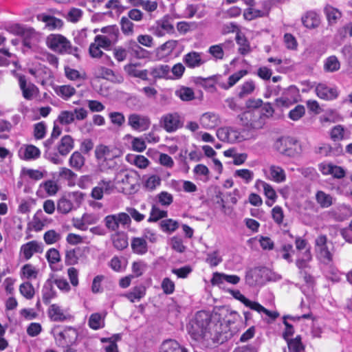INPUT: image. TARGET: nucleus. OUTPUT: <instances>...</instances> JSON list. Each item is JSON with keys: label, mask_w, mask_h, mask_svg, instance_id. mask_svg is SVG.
Masks as SVG:
<instances>
[{"label": "nucleus", "mask_w": 352, "mask_h": 352, "mask_svg": "<svg viewBox=\"0 0 352 352\" xmlns=\"http://www.w3.org/2000/svg\"><path fill=\"white\" fill-rule=\"evenodd\" d=\"M316 152L324 156L338 155L342 152V148L340 144H338L335 148L331 147L329 144H323L318 147Z\"/></svg>", "instance_id": "obj_41"}, {"label": "nucleus", "mask_w": 352, "mask_h": 352, "mask_svg": "<svg viewBox=\"0 0 352 352\" xmlns=\"http://www.w3.org/2000/svg\"><path fill=\"white\" fill-rule=\"evenodd\" d=\"M77 337V331L74 328L68 327L64 331L59 332L56 336V339L60 342H61L62 340H64L66 343H72L76 341Z\"/></svg>", "instance_id": "obj_33"}, {"label": "nucleus", "mask_w": 352, "mask_h": 352, "mask_svg": "<svg viewBox=\"0 0 352 352\" xmlns=\"http://www.w3.org/2000/svg\"><path fill=\"white\" fill-rule=\"evenodd\" d=\"M153 34L157 37H162L166 34H171L174 32L173 21L168 16L157 20L152 27Z\"/></svg>", "instance_id": "obj_13"}, {"label": "nucleus", "mask_w": 352, "mask_h": 352, "mask_svg": "<svg viewBox=\"0 0 352 352\" xmlns=\"http://www.w3.org/2000/svg\"><path fill=\"white\" fill-rule=\"evenodd\" d=\"M46 44L51 50L56 53L67 54L71 52L70 41L61 34H50L46 38Z\"/></svg>", "instance_id": "obj_4"}, {"label": "nucleus", "mask_w": 352, "mask_h": 352, "mask_svg": "<svg viewBox=\"0 0 352 352\" xmlns=\"http://www.w3.org/2000/svg\"><path fill=\"white\" fill-rule=\"evenodd\" d=\"M226 281L229 283L236 285L240 281V277L236 275H228L221 273H214L213 277L211 280L212 285H221Z\"/></svg>", "instance_id": "obj_25"}, {"label": "nucleus", "mask_w": 352, "mask_h": 352, "mask_svg": "<svg viewBox=\"0 0 352 352\" xmlns=\"http://www.w3.org/2000/svg\"><path fill=\"white\" fill-rule=\"evenodd\" d=\"M47 223L48 218L44 214L41 210H38L33 216L29 226L32 230L38 232L42 230Z\"/></svg>", "instance_id": "obj_18"}, {"label": "nucleus", "mask_w": 352, "mask_h": 352, "mask_svg": "<svg viewBox=\"0 0 352 352\" xmlns=\"http://www.w3.org/2000/svg\"><path fill=\"white\" fill-rule=\"evenodd\" d=\"M287 342L289 351L290 352H300L304 349V346L301 342V338L298 336L294 339L285 340Z\"/></svg>", "instance_id": "obj_59"}, {"label": "nucleus", "mask_w": 352, "mask_h": 352, "mask_svg": "<svg viewBox=\"0 0 352 352\" xmlns=\"http://www.w3.org/2000/svg\"><path fill=\"white\" fill-rule=\"evenodd\" d=\"M104 318L105 314L94 313L89 318L88 325L93 330L101 329L105 326Z\"/></svg>", "instance_id": "obj_31"}, {"label": "nucleus", "mask_w": 352, "mask_h": 352, "mask_svg": "<svg viewBox=\"0 0 352 352\" xmlns=\"http://www.w3.org/2000/svg\"><path fill=\"white\" fill-rule=\"evenodd\" d=\"M120 25L122 32L125 36H132L134 34V23L126 16H123L120 19Z\"/></svg>", "instance_id": "obj_46"}, {"label": "nucleus", "mask_w": 352, "mask_h": 352, "mask_svg": "<svg viewBox=\"0 0 352 352\" xmlns=\"http://www.w3.org/2000/svg\"><path fill=\"white\" fill-rule=\"evenodd\" d=\"M227 45L234 47L232 41H228L222 44L212 45L209 48V52L216 58L222 59L223 57V48L226 47Z\"/></svg>", "instance_id": "obj_45"}, {"label": "nucleus", "mask_w": 352, "mask_h": 352, "mask_svg": "<svg viewBox=\"0 0 352 352\" xmlns=\"http://www.w3.org/2000/svg\"><path fill=\"white\" fill-rule=\"evenodd\" d=\"M43 252V244L41 242L33 240L21 246L19 255L23 260L28 261L34 254H41Z\"/></svg>", "instance_id": "obj_12"}, {"label": "nucleus", "mask_w": 352, "mask_h": 352, "mask_svg": "<svg viewBox=\"0 0 352 352\" xmlns=\"http://www.w3.org/2000/svg\"><path fill=\"white\" fill-rule=\"evenodd\" d=\"M121 151L114 146L100 144L96 146L95 155L98 160H112L121 155Z\"/></svg>", "instance_id": "obj_14"}, {"label": "nucleus", "mask_w": 352, "mask_h": 352, "mask_svg": "<svg viewBox=\"0 0 352 352\" xmlns=\"http://www.w3.org/2000/svg\"><path fill=\"white\" fill-rule=\"evenodd\" d=\"M56 93L64 100H67L75 94L76 89L70 85H62L56 87Z\"/></svg>", "instance_id": "obj_52"}, {"label": "nucleus", "mask_w": 352, "mask_h": 352, "mask_svg": "<svg viewBox=\"0 0 352 352\" xmlns=\"http://www.w3.org/2000/svg\"><path fill=\"white\" fill-rule=\"evenodd\" d=\"M101 32L103 34L102 36L107 38H111V43L113 45L118 41L119 36V30L116 25L107 26L101 30Z\"/></svg>", "instance_id": "obj_40"}, {"label": "nucleus", "mask_w": 352, "mask_h": 352, "mask_svg": "<svg viewBox=\"0 0 352 352\" xmlns=\"http://www.w3.org/2000/svg\"><path fill=\"white\" fill-rule=\"evenodd\" d=\"M74 146L73 138L70 135H66L61 138L57 149L60 155L65 156L74 148Z\"/></svg>", "instance_id": "obj_28"}, {"label": "nucleus", "mask_w": 352, "mask_h": 352, "mask_svg": "<svg viewBox=\"0 0 352 352\" xmlns=\"http://www.w3.org/2000/svg\"><path fill=\"white\" fill-rule=\"evenodd\" d=\"M183 61L189 68H195L198 66V53L190 52L184 56Z\"/></svg>", "instance_id": "obj_61"}, {"label": "nucleus", "mask_w": 352, "mask_h": 352, "mask_svg": "<svg viewBox=\"0 0 352 352\" xmlns=\"http://www.w3.org/2000/svg\"><path fill=\"white\" fill-rule=\"evenodd\" d=\"M111 239L113 246L119 250H124L128 246V240L126 234L116 232L112 235Z\"/></svg>", "instance_id": "obj_42"}, {"label": "nucleus", "mask_w": 352, "mask_h": 352, "mask_svg": "<svg viewBox=\"0 0 352 352\" xmlns=\"http://www.w3.org/2000/svg\"><path fill=\"white\" fill-rule=\"evenodd\" d=\"M115 189L114 182L111 179H102L100 180L94 188H93L91 196L93 199L100 200L104 195L111 194Z\"/></svg>", "instance_id": "obj_11"}, {"label": "nucleus", "mask_w": 352, "mask_h": 352, "mask_svg": "<svg viewBox=\"0 0 352 352\" xmlns=\"http://www.w3.org/2000/svg\"><path fill=\"white\" fill-rule=\"evenodd\" d=\"M131 247L133 252L138 255H144L148 252L147 242L142 237H133Z\"/></svg>", "instance_id": "obj_26"}, {"label": "nucleus", "mask_w": 352, "mask_h": 352, "mask_svg": "<svg viewBox=\"0 0 352 352\" xmlns=\"http://www.w3.org/2000/svg\"><path fill=\"white\" fill-rule=\"evenodd\" d=\"M12 74L17 78L19 88L22 91L23 97L25 99L31 100L38 96L39 92L38 87L33 83H28L24 75L18 74L15 71H12Z\"/></svg>", "instance_id": "obj_8"}, {"label": "nucleus", "mask_w": 352, "mask_h": 352, "mask_svg": "<svg viewBox=\"0 0 352 352\" xmlns=\"http://www.w3.org/2000/svg\"><path fill=\"white\" fill-rule=\"evenodd\" d=\"M270 270L265 267H256L245 274V283L250 286L263 285L270 280Z\"/></svg>", "instance_id": "obj_5"}, {"label": "nucleus", "mask_w": 352, "mask_h": 352, "mask_svg": "<svg viewBox=\"0 0 352 352\" xmlns=\"http://www.w3.org/2000/svg\"><path fill=\"white\" fill-rule=\"evenodd\" d=\"M160 352H188L174 340H168L162 343Z\"/></svg>", "instance_id": "obj_37"}, {"label": "nucleus", "mask_w": 352, "mask_h": 352, "mask_svg": "<svg viewBox=\"0 0 352 352\" xmlns=\"http://www.w3.org/2000/svg\"><path fill=\"white\" fill-rule=\"evenodd\" d=\"M177 96L184 101L191 100L194 98V92L188 87H182L175 92Z\"/></svg>", "instance_id": "obj_64"}, {"label": "nucleus", "mask_w": 352, "mask_h": 352, "mask_svg": "<svg viewBox=\"0 0 352 352\" xmlns=\"http://www.w3.org/2000/svg\"><path fill=\"white\" fill-rule=\"evenodd\" d=\"M161 181L160 177L156 174H148L142 177L143 187L148 191L155 190L160 186Z\"/></svg>", "instance_id": "obj_22"}, {"label": "nucleus", "mask_w": 352, "mask_h": 352, "mask_svg": "<svg viewBox=\"0 0 352 352\" xmlns=\"http://www.w3.org/2000/svg\"><path fill=\"white\" fill-rule=\"evenodd\" d=\"M75 120V116L73 111H62L58 116L57 121L61 124H70Z\"/></svg>", "instance_id": "obj_62"}, {"label": "nucleus", "mask_w": 352, "mask_h": 352, "mask_svg": "<svg viewBox=\"0 0 352 352\" xmlns=\"http://www.w3.org/2000/svg\"><path fill=\"white\" fill-rule=\"evenodd\" d=\"M167 215V210L161 209L157 204H153L151 207L148 221L156 222L161 219L166 217Z\"/></svg>", "instance_id": "obj_38"}, {"label": "nucleus", "mask_w": 352, "mask_h": 352, "mask_svg": "<svg viewBox=\"0 0 352 352\" xmlns=\"http://www.w3.org/2000/svg\"><path fill=\"white\" fill-rule=\"evenodd\" d=\"M148 270L147 263L143 260L134 261L131 265V271L133 278H138L142 276Z\"/></svg>", "instance_id": "obj_43"}, {"label": "nucleus", "mask_w": 352, "mask_h": 352, "mask_svg": "<svg viewBox=\"0 0 352 352\" xmlns=\"http://www.w3.org/2000/svg\"><path fill=\"white\" fill-rule=\"evenodd\" d=\"M221 195L222 193L219 192L215 197L214 203L217 206L216 207L219 208L226 215L230 216L233 212V208L226 204V201Z\"/></svg>", "instance_id": "obj_49"}, {"label": "nucleus", "mask_w": 352, "mask_h": 352, "mask_svg": "<svg viewBox=\"0 0 352 352\" xmlns=\"http://www.w3.org/2000/svg\"><path fill=\"white\" fill-rule=\"evenodd\" d=\"M270 172L272 179L276 182L280 183L286 179L285 170L278 166L272 165L270 167Z\"/></svg>", "instance_id": "obj_47"}, {"label": "nucleus", "mask_w": 352, "mask_h": 352, "mask_svg": "<svg viewBox=\"0 0 352 352\" xmlns=\"http://www.w3.org/2000/svg\"><path fill=\"white\" fill-rule=\"evenodd\" d=\"M316 251L318 256L324 263L328 264L333 260V255L327 246V237L326 235L321 234L315 240Z\"/></svg>", "instance_id": "obj_10"}, {"label": "nucleus", "mask_w": 352, "mask_h": 352, "mask_svg": "<svg viewBox=\"0 0 352 352\" xmlns=\"http://www.w3.org/2000/svg\"><path fill=\"white\" fill-rule=\"evenodd\" d=\"M83 15V11L77 8H70L67 13L65 14V19L72 23H77L79 21Z\"/></svg>", "instance_id": "obj_57"}, {"label": "nucleus", "mask_w": 352, "mask_h": 352, "mask_svg": "<svg viewBox=\"0 0 352 352\" xmlns=\"http://www.w3.org/2000/svg\"><path fill=\"white\" fill-rule=\"evenodd\" d=\"M124 71L131 76L139 78L142 80H146L148 79V70L138 69L136 65L134 64H128L124 67Z\"/></svg>", "instance_id": "obj_34"}, {"label": "nucleus", "mask_w": 352, "mask_h": 352, "mask_svg": "<svg viewBox=\"0 0 352 352\" xmlns=\"http://www.w3.org/2000/svg\"><path fill=\"white\" fill-rule=\"evenodd\" d=\"M160 125L166 132L173 133L182 126V121L179 113H169L161 118Z\"/></svg>", "instance_id": "obj_9"}, {"label": "nucleus", "mask_w": 352, "mask_h": 352, "mask_svg": "<svg viewBox=\"0 0 352 352\" xmlns=\"http://www.w3.org/2000/svg\"><path fill=\"white\" fill-rule=\"evenodd\" d=\"M316 91L319 98L324 100H333L338 96L336 89L329 88L324 84H319L316 88Z\"/></svg>", "instance_id": "obj_24"}, {"label": "nucleus", "mask_w": 352, "mask_h": 352, "mask_svg": "<svg viewBox=\"0 0 352 352\" xmlns=\"http://www.w3.org/2000/svg\"><path fill=\"white\" fill-rule=\"evenodd\" d=\"M317 202L322 208H328L332 204V197L323 191H318L316 195Z\"/></svg>", "instance_id": "obj_60"}, {"label": "nucleus", "mask_w": 352, "mask_h": 352, "mask_svg": "<svg viewBox=\"0 0 352 352\" xmlns=\"http://www.w3.org/2000/svg\"><path fill=\"white\" fill-rule=\"evenodd\" d=\"M40 149L32 144H23L18 150L19 157L25 161H34L41 156Z\"/></svg>", "instance_id": "obj_17"}, {"label": "nucleus", "mask_w": 352, "mask_h": 352, "mask_svg": "<svg viewBox=\"0 0 352 352\" xmlns=\"http://www.w3.org/2000/svg\"><path fill=\"white\" fill-rule=\"evenodd\" d=\"M88 30L83 28L74 32V39L76 44L80 46H85L88 43Z\"/></svg>", "instance_id": "obj_51"}, {"label": "nucleus", "mask_w": 352, "mask_h": 352, "mask_svg": "<svg viewBox=\"0 0 352 352\" xmlns=\"http://www.w3.org/2000/svg\"><path fill=\"white\" fill-rule=\"evenodd\" d=\"M38 274L39 270L31 263L24 265L20 270V276L22 279L35 280Z\"/></svg>", "instance_id": "obj_29"}, {"label": "nucleus", "mask_w": 352, "mask_h": 352, "mask_svg": "<svg viewBox=\"0 0 352 352\" xmlns=\"http://www.w3.org/2000/svg\"><path fill=\"white\" fill-rule=\"evenodd\" d=\"M302 23L305 27L309 29H314L319 26L320 20L318 14L314 11L307 12L301 18Z\"/></svg>", "instance_id": "obj_21"}, {"label": "nucleus", "mask_w": 352, "mask_h": 352, "mask_svg": "<svg viewBox=\"0 0 352 352\" xmlns=\"http://www.w3.org/2000/svg\"><path fill=\"white\" fill-rule=\"evenodd\" d=\"M6 30L12 34L22 37H28L33 34V30L32 28H26L18 23L9 25L7 26Z\"/></svg>", "instance_id": "obj_32"}, {"label": "nucleus", "mask_w": 352, "mask_h": 352, "mask_svg": "<svg viewBox=\"0 0 352 352\" xmlns=\"http://www.w3.org/2000/svg\"><path fill=\"white\" fill-rule=\"evenodd\" d=\"M146 295V287L141 285L133 287L129 292L124 294L130 302H139Z\"/></svg>", "instance_id": "obj_27"}, {"label": "nucleus", "mask_w": 352, "mask_h": 352, "mask_svg": "<svg viewBox=\"0 0 352 352\" xmlns=\"http://www.w3.org/2000/svg\"><path fill=\"white\" fill-rule=\"evenodd\" d=\"M56 292L54 288L52 281H46L42 289V296L44 303H48L56 296Z\"/></svg>", "instance_id": "obj_39"}, {"label": "nucleus", "mask_w": 352, "mask_h": 352, "mask_svg": "<svg viewBox=\"0 0 352 352\" xmlns=\"http://www.w3.org/2000/svg\"><path fill=\"white\" fill-rule=\"evenodd\" d=\"M19 292L23 296L29 300L34 296V288L29 281L21 284Z\"/></svg>", "instance_id": "obj_58"}, {"label": "nucleus", "mask_w": 352, "mask_h": 352, "mask_svg": "<svg viewBox=\"0 0 352 352\" xmlns=\"http://www.w3.org/2000/svg\"><path fill=\"white\" fill-rule=\"evenodd\" d=\"M79 249H69L65 252V262L67 265H74L79 260Z\"/></svg>", "instance_id": "obj_53"}, {"label": "nucleus", "mask_w": 352, "mask_h": 352, "mask_svg": "<svg viewBox=\"0 0 352 352\" xmlns=\"http://www.w3.org/2000/svg\"><path fill=\"white\" fill-rule=\"evenodd\" d=\"M148 74L154 79H170V67L168 65H159L148 69Z\"/></svg>", "instance_id": "obj_23"}, {"label": "nucleus", "mask_w": 352, "mask_h": 352, "mask_svg": "<svg viewBox=\"0 0 352 352\" xmlns=\"http://www.w3.org/2000/svg\"><path fill=\"white\" fill-rule=\"evenodd\" d=\"M258 183H260L261 184L262 187L263 188L264 194L269 199L265 201V204L268 206L271 207L276 201V199L277 198L276 191L270 184L265 182L258 180Z\"/></svg>", "instance_id": "obj_36"}, {"label": "nucleus", "mask_w": 352, "mask_h": 352, "mask_svg": "<svg viewBox=\"0 0 352 352\" xmlns=\"http://www.w3.org/2000/svg\"><path fill=\"white\" fill-rule=\"evenodd\" d=\"M185 71V67L182 63H177L170 68V80L180 79Z\"/></svg>", "instance_id": "obj_63"}, {"label": "nucleus", "mask_w": 352, "mask_h": 352, "mask_svg": "<svg viewBox=\"0 0 352 352\" xmlns=\"http://www.w3.org/2000/svg\"><path fill=\"white\" fill-rule=\"evenodd\" d=\"M242 125L252 129H259L265 124V120L260 112L247 111L239 116Z\"/></svg>", "instance_id": "obj_6"}, {"label": "nucleus", "mask_w": 352, "mask_h": 352, "mask_svg": "<svg viewBox=\"0 0 352 352\" xmlns=\"http://www.w3.org/2000/svg\"><path fill=\"white\" fill-rule=\"evenodd\" d=\"M85 158L81 153L78 151L74 152L69 159V165L76 170H80L84 166Z\"/></svg>", "instance_id": "obj_35"}, {"label": "nucleus", "mask_w": 352, "mask_h": 352, "mask_svg": "<svg viewBox=\"0 0 352 352\" xmlns=\"http://www.w3.org/2000/svg\"><path fill=\"white\" fill-rule=\"evenodd\" d=\"M84 199V194L79 191L69 192L62 197L57 203V210L67 214L80 206Z\"/></svg>", "instance_id": "obj_3"}, {"label": "nucleus", "mask_w": 352, "mask_h": 352, "mask_svg": "<svg viewBox=\"0 0 352 352\" xmlns=\"http://www.w3.org/2000/svg\"><path fill=\"white\" fill-rule=\"evenodd\" d=\"M38 19L44 22L45 28L50 31L59 30L63 25V22L61 19L47 14L38 15Z\"/></svg>", "instance_id": "obj_19"}, {"label": "nucleus", "mask_w": 352, "mask_h": 352, "mask_svg": "<svg viewBox=\"0 0 352 352\" xmlns=\"http://www.w3.org/2000/svg\"><path fill=\"white\" fill-rule=\"evenodd\" d=\"M40 188L43 189L48 196H54L58 190V186L56 182L50 179L41 183Z\"/></svg>", "instance_id": "obj_55"}, {"label": "nucleus", "mask_w": 352, "mask_h": 352, "mask_svg": "<svg viewBox=\"0 0 352 352\" xmlns=\"http://www.w3.org/2000/svg\"><path fill=\"white\" fill-rule=\"evenodd\" d=\"M155 199L157 201L156 204H160L164 207H168L173 203V197L170 193L166 191H162L156 196Z\"/></svg>", "instance_id": "obj_56"}, {"label": "nucleus", "mask_w": 352, "mask_h": 352, "mask_svg": "<svg viewBox=\"0 0 352 352\" xmlns=\"http://www.w3.org/2000/svg\"><path fill=\"white\" fill-rule=\"evenodd\" d=\"M48 316L54 322H63L70 320L72 316L69 309L63 308L58 304H52L48 309Z\"/></svg>", "instance_id": "obj_15"}, {"label": "nucleus", "mask_w": 352, "mask_h": 352, "mask_svg": "<svg viewBox=\"0 0 352 352\" xmlns=\"http://www.w3.org/2000/svg\"><path fill=\"white\" fill-rule=\"evenodd\" d=\"M274 147L283 155L290 157L298 155L301 151L298 141L289 136L278 138L274 144Z\"/></svg>", "instance_id": "obj_2"}, {"label": "nucleus", "mask_w": 352, "mask_h": 352, "mask_svg": "<svg viewBox=\"0 0 352 352\" xmlns=\"http://www.w3.org/2000/svg\"><path fill=\"white\" fill-rule=\"evenodd\" d=\"M199 318L202 320L201 324L199 325V346L216 347L232 336V332H220L221 324L212 321L208 312L199 311Z\"/></svg>", "instance_id": "obj_1"}, {"label": "nucleus", "mask_w": 352, "mask_h": 352, "mask_svg": "<svg viewBox=\"0 0 352 352\" xmlns=\"http://www.w3.org/2000/svg\"><path fill=\"white\" fill-rule=\"evenodd\" d=\"M45 256L52 270H58L55 265L60 261L59 252L55 248H50L47 251Z\"/></svg>", "instance_id": "obj_44"}, {"label": "nucleus", "mask_w": 352, "mask_h": 352, "mask_svg": "<svg viewBox=\"0 0 352 352\" xmlns=\"http://www.w3.org/2000/svg\"><path fill=\"white\" fill-rule=\"evenodd\" d=\"M199 122L206 129L214 128L219 124V116L212 112L203 113L199 118Z\"/></svg>", "instance_id": "obj_20"}, {"label": "nucleus", "mask_w": 352, "mask_h": 352, "mask_svg": "<svg viewBox=\"0 0 352 352\" xmlns=\"http://www.w3.org/2000/svg\"><path fill=\"white\" fill-rule=\"evenodd\" d=\"M104 222L105 226L111 231H117L120 226L122 228L129 227L131 225V219L126 212H120L115 214L107 215Z\"/></svg>", "instance_id": "obj_7"}, {"label": "nucleus", "mask_w": 352, "mask_h": 352, "mask_svg": "<svg viewBox=\"0 0 352 352\" xmlns=\"http://www.w3.org/2000/svg\"><path fill=\"white\" fill-rule=\"evenodd\" d=\"M126 160L129 163L140 169H145L150 164V161L142 155H127Z\"/></svg>", "instance_id": "obj_30"}, {"label": "nucleus", "mask_w": 352, "mask_h": 352, "mask_svg": "<svg viewBox=\"0 0 352 352\" xmlns=\"http://www.w3.org/2000/svg\"><path fill=\"white\" fill-rule=\"evenodd\" d=\"M196 316L197 314H195ZM186 329L192 340L197 342L198 340V320L196 317L188 322Z\"/></svg>", "instance_id": "obj_54"}, {"label": "nucleus", "mask_w": 352, "mask_h": 352, "mask_svg": "<svg viewBox=\"0 0 352 352\" xmlns=\"http://www.w3.org/2000/svg\"><path fill=\"white\" fill-rule=\"evenodd\" d=\"M340 68V63L336 56L328 57L324 63V69L327 72H334Z\"/></svg>", "instance_id": "obj_48"}, {"label": "nucleus", "mask_w": 352, "mask_h": 352, "mask_svg": "<svg viewBox=\"0 0 352 352\" xmlns=\"http://www.w3.org/2000/svg\"><path fill=\"white\" fill-rule=\"evenodd\" d=\"M128 124L133 130L144 131L149 128L151 122L149 118L146 116L132 113L128 117Z\"/></svg>", "instance_id": "obj_16"}, {"label": "nucleus", "mask_w": 352, "mask_h": 352, "mask_svg": "<svg viewBox=\"0 0 352 352\" xmlns=\"http://www.w3.org/2000/svg\"><path fill=\"white\" fill-rule=\"evenodd\" d=\"M236 41L240 46L239 52L242 55H245L250 52V47L248 41L245 36L241 33H237L236 36Z\"/></svg>", "instance_id": "obj_50"}]
</instances>
